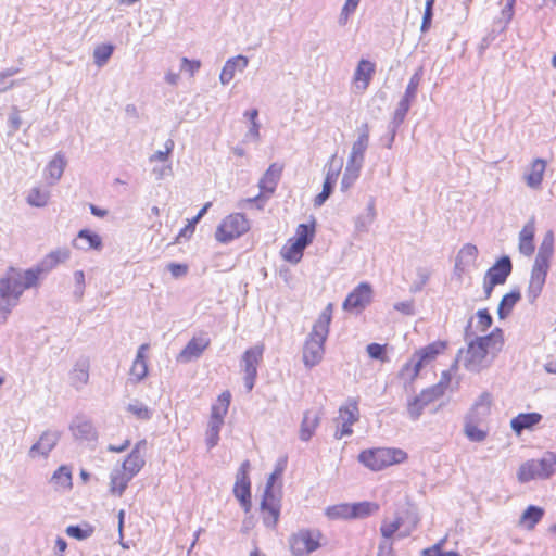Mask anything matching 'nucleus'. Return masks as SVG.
I'll return each instance as SVG.
<instances>
[{
    "label": "nucleus",
    "mask_w": 556,
    "mask_h": 556,
    "mask_svg": "<svg viewBox=\"0 0 556 556\" xmlns=\"http://www.w3.org/2000/svg\"><path fill=\"white\" fill-rule=\"evenodd\" d=\"M502 345V330L496 328L490 334L475 337L468 342L467 349H460L456 362H462L464 367L471 372H480L488 368L493 361L490 356V348L496 344Z\"/></svg>",
    "instance_id": "obj_1"
},
{
    "label": "nucleus",
    "mask_w": 556,
    "mask_h": 556,
    "mask_svg": "<svg viewBox=\"0 0 556 556\" xmlns=\"http://www.w3.org/2000/svg\"><path fill=\"white\" fill-rule=\"evenodd\" d=\"M37 286L34 273L10 267L0 278V313L5 319L26 289Z\"/></svg>",
    "instance_id": "obj_2"
},
{
    "label": "nucleus",
    "mask_w": 556,
    "mask_h": 556,
    "mask_svg": "<svg viewBox=\"0 0 556 556\" xmlns=\"http://www.w3.org/2000/svg\"><path fill=\"white\" fill-rule=\"evenodd\" d=\"M332 312L333 304L328 303L315 321L312 332L304 343L303 363L307 368L318 365L323 359L325 342L327 340L329 326L332 319Z\"/></svg>",
    "instance_id": "obj_3"
},
{
    "label": "nucleus",
    "mask_w": 556,
    "mask_h": 556,
    "mask_svg": "<svg viewBox=\"0 0 556 556\" xmlns=\"http://www.w3.org/2000/svg\"><path fill=\"white\" fill-rule=\"evenodd\" d=\"M554 253V233L547 231L539 247L534 264L531 269L530 281L528 286V299L533 303L541 294L546 281L549 269L551 258Z\"/></svg>",
    "instance_id": "obj_4"
},
{
    "label": "nucleus",
    "mask_w": 556,
    "mask_h": 556,
    "mask_svg": "<svg viewBox=\"0 0 556 556\" xmlns=\"http://www.w3.org/2000/svg\"><path fill=\"white\" fill-rule=\"evenodd\" d=\"M407 458V453L396 447H375L362 451L358 462L372 471L401 464Z\"/></svg>",
    "instance_id": "obj_5"
},
{
    "label": "nucleus",
    "mask_w": 556,
    "mask_h": 556,
    "mask_svg": "<svg viewBox=\"0 0 556 556\" xmlns=\"http://www.w3.org/2000/svg\"><path fill=\"white\" fill-rule=\"evenodd\" d=\"M446 348V342L444 341H435L427 346L417 351L412 358L402 367L400 371V376L404 380H408L409 382L414 381L415 378L419 375L422 366L432 359H434L439 354H441Z\"/></svg>",
    "instance_id": "obj_6"
},
{
    "label": "nucleus",
    "mask_w": 556,
    "mask_h": 556,
    "mask_svg": "<svg viewBox=\"0 0 556 556\" xmlns=\"http://www.w3.org/2000/svg\"><path fill=\"white\" fill-rule=\"evenodd\" d=\"M556 472V455L546 453L540 459H531L522 464L518 470V480L522 483L534 479H547Z\"/></svg>",
    "instance_id": "obj_7"
},
{
    "label": "nucleus",
    "mask_w": 556,
    "mask_h": 556,
    "mask_svg": "<svg viewBox=\"0 0 556 556\" xmlns=\"http://www.w3.org/2000/svg\"><path fill=\"white\" fill-rule=\"evenodd\" d=\"M249 229V220L243 214H230L217 227L215 238L222 243H228L245 233Z\"/></svg>",
    "instance_id": "obj_8"
},
{
    "label": "nucleus",
    "mask_w": 556,
    "mask_h": 556,
    "mask_svg": "<svg viewBox=\"0 0 556 556\" xmlns=\"http://www.w3.org/2000/svg\"><path fill=\"white\" fill-rule=\"evenodd\" d=\"M282 167L276 163L271 164L263 177L258 181V188L261 193L254 198H248L240 202V206L243 207L247 203H256L258 210H262L264 204L263 194H273L277 188V185L280 180Z\"/></svg>",
    "instance_id": "obj_9"
},
{
    "label": "nucleus",
    "mask_w": 556,
    "mask_h": 556,
    "mask_svg": "<svg viewBox=\"0 0 556 556\" xmlns=\"http://www.w3.org/2000/svg\"><path fill=\"white\" fill-rule=\"evenodd\" d=\"M264 345L256 344L248 349L241 358V368L244 371V386L248 392L252 391L257 377V366L263 358Z\"/></svg>",
    "instance_id": "obj_10"
},
{
    "label": "nucleus",
    "mask_w": 556,
    "mask_h": 556,
    "mask_svg": "<svg viewBox=\"0 0 556 556\" xmlns=\"http://www.w3.org/2000/svg\"><path fill=\"white\" fill-rule=\"evenodd\" d=\"M372 288L368 282H361L345 298L342 308L352 314H361L371 302Z\"/></svg>",
    "instance_id": "obj_11"
},
{
    "label": "nucleus",
    "mask_w": 556,
    "mask_h": 556,
    "mask_svg": "<svg viewBox=\"0 0 556 556\" xmlns=\"http://www.w3.org/2000/svg\"><path fill=\"white\" fill-rule=\"evenodd\" d=\"M321 534L314 530H300L290 539V548L295 556H304L319 547Z\"/></svg>",
    "instance_id": "obj_12"
},
{
    "label": "nucleus",
    "mask_w": 556,
    "mask_h": 556,
    "mask_svg": "<svg viewBox=\"0 0 556 556\" xmlns=\"http://www.w3.org/2000/svg\"><path fill=\"white\" fill-rule=\"evenodd\" d=\"M249 467L250 464L248 460L241 464L236 475V483L233 486V494L245 513L251 508V482L248 475Z\"/></svg>",
    "instance_id": "obj_13"
},
{
    "label": "nucleus",
    "mask_w": 556,
    "mask_h": 556,
    "mask_svg": "<svg viewBox=\"0 0 556 556\" xmlns=\"http://www.w3.org/2000/svg\"><path fill=\"white\" fill-rule=\"evenodd\" d=\"M61 439V431L48 429L41 433L38 441L35 442L29 451L28 457L36 459L39 457L47 458L51 451L58 445Z\"/></svg>",
    "instance_id": "obj_14"
},
{
    "label": "nucleus",
    "mask_w": 556,
    "mask_h": 556,
    "mask_svg": "<svg viewBox=\"0 0 556 556\" xmlns=\"http://www.w3.org/2000/svg\"><path fill=\"white\" fill-rule=\"evenodd\" d=\"M71 256V252L66 248L56 249L47 254L40 263H38L35 267L26 269V271H31L35 274L37 278V282L39 281V277L43 273H49L54 267H56L60 263L66 262Z\"/></svg>",
    "instance_id": "obj_15"
},
{
    "label": "nucleus",
    "mask_w": 556,
    "mask_h": 556,
    "mask_svg": "<svg viewBox=\"0 0 556 556\" xmlns=\"http://www.w3.org/2000/svg\"><path fill=\"white\" fill-rule=\"evenodd\" d=\"M358 137L357 140L353 143L350 156L348 159V164H352L358 167H363L365 152L369 144V126L367 123H364L357 129Z\"/></svg>",
    "instance_id": "obj_16"
},
{
    "label": "nucleus",
    "mask_w": 556,
    "mask_h": 556,
    "mask_svg": "<svg viewBox=\"0 0 556 556\" xmlns=\"http://www.w3.org/2000/svg\"><path fill=\"white\" fill-rule=\"evenodd\" d=\"M211 343L210 338L206 333H202L199 337H193L187 345L180 351L177 356V361L180 363H189L193 359L199 358L202 353L208 348Z\"/></svg>",
    "instance_id": "obj_17"
},
{
    "label": "nucleus",
    "mask_w": 556,
    "mask_h": 556,
    "mask_svg": "<svg viewBox=\"0 0 556 556\" xmlns=\"http://www.w3.org/2000/svg\"><path fill=\"white\" fill-rule=\"evenodd\" d=\"M70 430L74 438L79 441L94 442L98 439V432L93 424L85 416H76L70 425Z\"/></svg>",
    "instance_id": "obj_18"
},
{
    "label": "nucleus",
    "mask_w": 556,
    "mask_h": 556,
    "mask_svg": "<svg viewBox=\"0 0 556 556\" xmlns=\"http://www.w3.org/2000/svg\"><path fill=\"white\" fill-rule=\"evenodd\" d=\"M263 522L267 528H275L280 516V498L278 495H263L261 502Z\"/></svg>",
    "instance_id": "obj_19"
},
{
    "label": "nucleus",
    "mask_w": 556,
    "mask_h": 556,
    "mask_svg": "<svg viewBox=\"0 0 556 556\" xmlns=\"http://www.w3.org/2000/svg\"><path fill=\"white\" fill-rule=\"evenodd\" d=\"M513 264L509 256L500 257L485 273V278L492 280L493 285H503L511 274Z\"/></svg>",
    "instance_id": "obj_20"
},
{
    "label": "nucleus",
    "mask_w": 556,
    "mask_h": 556,
    "mask_svg": "<svg viewBox=\"0 0 556 556\" xmlns=\"http://www.w3.org/2000/svg\"><path fill=\"white\" fill-rule=\"evenodd\" d=\"M375 72L376 65L374 62L366 59L359 60L353 75V83L355 84L356 89L365 91L368 88Z\"/></svg>",
    "instance_id": "obj_21"
},
{
    "label": "nucleus",
    "mask_w": 556,
    "mask_h": 556,
    "mask_svg": "<svg viewBox=\"0 0 556 556\" xmlns=\"http://www.w3.org/2000/svg\"><path fill=\"white\" fill-rule=\"evenodd\" d=\"M90 361L86 356L79 357L70 372L71 384L76 389H83L89 381Z\"/></svg>",
    "instance_id": "obj_22"
},
{
    "label": "nucleus",
    "mask_w": 556,
    "mask_h": 556,
    "mask_svg": "<svg viewBox=\"0 0 556 556\" xmlns=\"http://www.w3.org/2000/svg\"><path fill=\"white\" fill-rule=\"evenodd\" d=\"M146 446V441L141 440L139 441L130 454L127 456V458L122 464V470L125 471L128 477L134 478L144 466V458L140 453L141 447Z\"/></svg>",
    "instance_id": "obj_23"
},
{
    "label": "nucleus",
    "mask_w": 556,
    "mask_h": 556,
    "mask_svg": "<svg viewBox=\"0 0 556 556\" xmlns=\"http://www.w3.org/2000/svg\"><path fill=\"white\" fill-rule=\"evenodd\" d=\"M248 64L249 59L245 55L239 54L237 56L228 59L219 75L220 83L223 85L229 84L232 80L236 72H243L247 68Z\"/></svg>",
    "instance_id": "obj_24"
},
{
    "label": "nucleus",
    "mask_w": 556,
    "mask_h": 556,
    "mask_svg": "<svg viewBox=\"0 0 556 556\" xmlns=\"http://www.w3.org/2000/svg\"><path fill=\"white\" fill-rule=\"evenodd\" d=\"M73 245L76 249L79 250H101L102 249V239L101 237L89 230V229H81L78 231L77 238L73 241Z\"/></svg>",
    "instance_id": "obj_25"
},
{
    "label": "nucleus",
    "mask_w": 556,
    "mask_h": 556,
    "mask_svg": "<svg viewBox=\"0 0 556 556\" xmlns=\"http://www.w3.org/2000/svg\"><path fill=\"white\" fill-rule=\"evenodd\" d=\"M320 421V413L314 410H306L304 413L301 427H300V439L307 442L313 437L316 428Z\"/></svg>",
    "instance_id": "obj_26"
},
{
    "label": "nucleus",
    "mask_w": 556,
    "mask_h": 556,
    "mask_svg": "<svg viewBox=\"0 0 556 556\" xmlns=\"http://www.w3.org/2000/svg\"><path fill=\"white\" fill-rule=\"evenodd\" d=\"M541 420L542 415L539 413H521L511 419L510 427L517 434H520L523 430L532 429Z\"/></svg>",
    "instance_id": "obj_27"
},
{
    "label": "nucleus",
    "mask_w": 556,
    "mask_h": 556,
    "mask_svg": "<svg viewBox=\"0 0 556 556\" xmlns=\"http://www.w3.org/2000/svg\"><path fill=\"white\" fill-rule=\"evenodd\" d=\"M546 162L543 159H535L530 166V170L525 174L527 186L532 189H539L543 180Z\"/></svg>",
    "instance_id": "obj_28"
},
{
    "label": "nucleus",
    "mask_w": 556,
    "mask_h": 556,
    "mask_svg": "<svg viewBox=\"0 0 556 556\" xmlns=\"http://www.w3.org/2000/svg\"><path fill=\"white\" fill-rule=\"evenodd\" d=\"M376 216L375 198L370 197L366 212L355 218V230L361 233L368 232L369 227L376 219Z\"/></svg>",
    "instance_id": "obj_29"
},
{
    "label": "nucleus",
    "mask_w": 556,
    "mask_h": 556,
    "mask_svg": "<svg viewBox=\"0 0 556 556\" xmlns=\"http://www.w3.org/2000/svg\"><path fill=\"white\" fill-rule=\"evenodd\" d=\"M73 477L71 467L67 465L60 466L51 476L50 483L56 491L67 490L73 485Z\"/></svg>",
    "instance_id": "obj_30"
},
{
    "label": "nucleus",
    "mask_w": 556,
    "mask_h": 556,
    "mask_svg": "<svg viewBox=\"0 0 556 556\" xmlns=\"http://www.w3.org/2000/svg\"><path fill=\"white\" fill-rule=\"evenodd\" d=\"M339 175V170L329 168L327 172V175L325 177L324 184H323V190L320 193H318L314 199V205L315 206H321L331 195L337 178Z\"/></svg>",
    "instance_id": "obj_31"
},
{
    "label": "nucleus",
    "mask_w": 556,
    "mask_h": 556,
    "mask_svg": "<svg viewBox=\"0 0 556 556\" xmlns=\"http://www.w3.org/2000/svg\"><path fill=\"white\" fill-rule=\"evenodd\" d=\"M230 399L231 395L228 391L223 392L218 396L217 402L212 406L210 420L224 424V418L230 405Z\"/></svg>",
    "instance_id": "obj_32"
},
{
    "label": "nucleus",
    "mask_w": 556,
    "mask_h": 556,
    "mask_svg": "<svg viewBox=\"0 0 556 556\" xmlns=\"http://www.w3.org/2000/svg\"><path fill=\"white\" fill-rule=\"evenodd\" d=\"M131 477L122 469H114L110 475V491L112 494L122 496L126 490Z\"/></svg>",
    "instance_id": "obj_33"
},
{
    "label": "nucleus",
    "mask_w": 556,
    "mask_h": 556,
    "mask_svg": "<svg viewBox=\"0 0 556 556\" xmlns=\"http://www.w3.org/2000/svg\"><path fill=\"white\" fill-rule=\"evenodd\" d=\"M544 516V509L542 507L530 505L527 507V509L522 513L520 517L519 523L523 526L528 530L534 529L536 523L540 522V520Z\"/></svg>",
    "instance_id": "obj_34"
},
{
    "label": "nucleus",
    "mask_w": 556,
    "mask_h": 556,
    "mask_svg": "<svg viewBox=\"0 0 556 556\" xmlns=\"http://www.w3.org/2000/svg\"><path fill=\"white\" fill-rule=\"evenodd\" d=\"M491 403V394L488 392H483L475 402L471 410L467 416L478 419H484L490 413Z\"/></svg>",
    "instance_id": "obj_35"
},
{
    "label": "nucleus",
    "mask_w": 556,
    "mask_h": 556,
    "mask_svg": "<svg viewBox=\"0 0 556 556\" xmlns=\"http://www.w3.org/2000/svg\"><path fill=\"white\" fill-rule=\"evenodd\" d=\"M521 299V294L519 290H513L509 293L505 294L497 307V315L500 319H505L517 304V302Z\"/></svg>",
    "instance_id": "obj_36"
},
{
    "label": "nucleus",
    "mask_w": 556,
    "mask_h": 556,
    "mask_svg": "<svg viewBox=\"0 0 556 556\" xmlns=\"http://www.w3.org/2000/svg\"><path fill=\"white\" fill-rule=\"evenodd\" d=\"M66 165V161L60 152L54 155V157L49 162L46 170L48 173L49 178L51 179V185L55 184L63 175L64 168Z\"/></svg>",
    "instance_id": "obj_37"
},
{
    "label": "nucleus",
    "mask_w": 556,
    "mask_h": 556,
    "mask_svg": "<svg viewBox=\"0 0 556 556\" xmlns=\"http://www.w3.org/2000/svg\"><path fill=\"white\" fill-rule=\"evenodd\" d=\"M50 199V190L41 187H34L29 190L26 198L30 206L43 207L48 204Z\"/></svg>",
    "instance_id": "obj_38"
},
{
    "label": "nucleus",
    "mask_w": 556,
    "mask_h": 556,
    "mask_svg": "<svg viewBox=\"0 0 556 556\" xmlns=\"http://www.w3.org/2000/svg\"><path fill=\"white\" fill-rule=\"evenodd\" d=\"M289 242H290L289 245H285L282 248L281 255L286 261H288L292 264H296L303 257V252H304L305 247L303 244H301L300 242H296L295 240L294 241L290 240Z\"/></svg>",
    "instance_id": "obj_39"
},
{
    "label": "nucleus",
    "mask_w": 556,
    "mask_h": 556,
    "mask_svg": "<svg viewBox=\"0 0 556 556\" xmlns=\"http://www.w3.org/2000/svg\"><path fill=\"white\" fill-rule=\"evenodd\" d=\"M534 232L533 228L526 226L519 233V251L526 256H530L534 252L533 243Z\"/></svg>",
    "instance_id": "obj_40"
},
{
    "label": "nucleus",
    "mask_w": 556,
    "mask_h": 556,
    "mask_svg": "<svg viewBox=\"0 0 556 556\" xmlns=\"http://www.w3.org/2000/svg\"><path fill=\"white\" fill-rule=\"evenodd\" d=\"M481 419L466 417L465 421V434L472 442H482L486 438V431L479 429L477 422Z\"/></svg>",
    "instance_id": "obj_41"
},
{
    "label": "nucleus",
    "mask_w": 556,
    "mask_h": 556,
    "mask_svg": "<svg viewBox=\"0 0 556 556\" xmlns=\"http://www.w3.org/2000/svg\"><path fill=\"white\" fill-rule=\"evenodd\" d=\"M444 390L445 384L443 383V381H440L435 386L422 390L421 393L417 395V397L420 400L421 404H424L425 407H427L430 403L442 396Z\"/></svg>",
    "instance_id": "obj_42"
},
{
    "label": "nucleus",
    "mask_w": 556,
    "mask_h": 556,
    "mask_svg": "<svg viewBox=\"0 0 556 556\" xmlns=\"http://www.w3.org/2000/svg\"><path fill=\"white\" fill-rule=\"evenodd\" d=\"M478 249L471 243L465 244L458 252L456 257V266H469L476 262Z\"/></svg>",
    "instance_id": "obj_43"
},
{
    "label": "nucleus",
    "mask_w": 556,
    "mask_h": 556,
    "mask_svg": "<svg viewBox=\"0 0 556 556\" xmlns=\"http://www.w3.org/2000/svg\"><path fill=\"white\" fill-rule=\"evenodd\" d=\"M410 102L404 100V99H401L400 102L397 103V106L393 113V116H392V119L390 121L389 125H388V128H399L405 117H406V114L407 112L409 111V108H410Z\"/></svg>",
    "instance_id": "obj_44"
},
{
    "label": "nucleus",
    "mask_w": 556,
    "mask_h": 556,
    "mask_svg": "<svg viewBox=\"0 0 556 556\" xmlns=\"http://www.w3.org/2000/svg\"><path fill=\"white\" fill-rule=\"evenodd\" d=\"M378 509V504L371 502L351 504L352 518H365L376 513Z\"/></svg>",
    "instance_id": "obj_45"
},
{
    "label": "nucleus",
    "mask_w": 556,
    "mask_h": 556,
    "mask_svg": "<svg viewBox=\"0 0 556 556\" xmlns=\"http://www.w3.org/2000/svg\"><path fill=\"white\" fill-rule=\"evenodd\" d=\"M114 51V47L110 43H103L97 46L93 51V61L94 64L99 67H102L109 59L112 56Z\"/></svg>",
    "instance_id": "obj_46"
},
{
    "label": "nucleus",
    "mask_w": 556,
    "mask_h": 556,
    "mask_svg": "<svg viewBox=\"0 0 556 556\" xmlns=\"http://www.w3.org/2000/svg\"><path fill=\"white\" fill-rule=\"evenodd\" d=\"M326 516L329 519H350L352 518L351 504H338L329 506L326 509Z\"/></svg>",
    "instance_id": "obj_47"
},
{
    "label": "nucleus",
    "mask_w": 556,
    "mask_h": 556,
    "mask_svg": "<svg viewBox=\"0 0 556 556\" xmlns=\"http://www.w3.org/2000/svg\"><path fill=\"white\" fill-rule=\"evenodd\" d=\"M421 76H422V68L420 67L409 79V83L405 89V92H404V96L402 99L408 101V102H413L414 99L416 98V94H417V90H418V87H419V84L421 81Z\"/></svg>",
    "instance_id": "obj_48"
},
{
    "label": "nucleus",
    "mask_w": 556,
    "mask_h": 556,
    "mask_svg": "<svg viewBox=\"0 0 556 556\" xmlns=\"http://www.w3.org/2000/svg\"><path fill=\"white\" fill-rule=\"evenodd\" d=\"M223 425L224 424L218 422V421H213V420L208 421L207 430H206V439H205L208 450L213 448L214 446H216L218 444L219 431H220Z\"/></svg>",
    "instance_id": "obj_49"
},
{
    "label": "nucleus",
    "mask_w": 556,
    "mask_h": 556,
    "mask_svg": "<svg viewBox=\"0 0 556 556\" xmlns=\"http://www.w3.org/2000/svg\"><path fill=\"white\" fill-rule=\"evenodd\" d=\"M361 169H362V167L346 163V166H345V169L343 173V177L341 180V189L342 190L349 189L355 182V180L359 176Z\"/></svg>",
    "instance_id": "obj_50"
},
{
    "label": "nucleus",
    "mask_w": 556,
    "mask_h": 556,
    "mask_svg": "<svg viewBox=\"0 0 556 556\" xmlns=\"http://www.w3.org/2000/svg\"><path fill=\"white\" fill-rule=\"evenodd\" d=\"M314 226L307 224H300L296 229V242H300L305 248L309 245L314 239Z\"/></svg>",
    "instance_id": "obj_51"
},
{
    "label": "nucleus",
    "mask_w": 556,
    "mask_h": 556,
    "mask_svg": "<svg viewBox=\"0 0 556 556\" xmlns=\"http://www.w3.org/2000/svg\"><path fill=\"white\" fill-rule=\"evenodd\" d=\"M340 417L350 424H354L358 419V407L355 400H350L349 404L340 408Z\"/></svg>",
    "instance_id": "obj_52"
},
{
    "label": "nucleus",
    "mask_w": 556,
    "mask_h": 556,
    "mask_svg": "<svg viewBox=\"0 0 556 556\" xmlns=\"http://www.w3.org/2000/svg\"><path fill=\"white\" fill-rule=\"evenodd\" d=\"M127 410L140 420H149L152 417L151 409L139 401H135L127 406Z\"/></svg>",
    "instance_id": "obj_53"
},
{
    "label": "nucleus",
    "mask_w": 556,
    "mask_h": 556,
    "mask_svg": "<svg viewBox=\"0 0 556 556\" xmlns=\"http://www.w3.org/2000/svg\"><path fill=\"white\" fill-rule=\"evenodd\" d=\"M66 534L76 540H85L91 536L93 529L86 525V527H80L78 525L68 526L65 530Z\"/></svg>",
    "instance_id": "obj_54"
},
{
    "label": "nucleus",
    "mask_w": 556,
    "mask_h": 556,
    "mask_svg": "<svg viewBox=\"0 0 556 556\" xmlns=\"http://www.w3.org/2000/svg\"><path fill=\"white\" fill-rule=\"evenodd\" d=\"M402 526V518L397 517L392 522L383 521L380 527L381 535L383 536V541H389L393 536V534L401 528Z\"/></svg>",
    "instance_id": "obj_55"
},
{
    "label": "nucleus",
    "mask_w": 556,
    "mask_h": 556,
    "mask_svg": "<svg viewBox=\"0 0 556 556\" xmlns=\"http://www.w3.org/2000/svg\"><path fill=\"white\" fill-rule=\"evenodd\" d=\"M361 0H345V3L341 10V13L339 15L338 23L341 26L346 25L349 17L354 11L356 10L358 3Z\"/></svg>",
    "instance_id": "obj_56"
},
{
    "label": "nucleus",
    "mask_w": 556,
    "mask_h": 556,
    "mask_svg": "<svg viewBox=\"0 0 556 556\" xmlns=\"http://www.w3.org/2000/svg\"><path fill=\"white\" fill-rule=\"evenodd\" d=\"M425 409V405L415 396L407 402V414L412 420H417Z\"/></svg>",
    "instance_id": "obj_57"
},
{
    "label": "nucleus",
    "mask_w": 556,
    "mask_h": 556,
    "mask_svg": "<svg viewBox=\"0 0 556 556\" xmlns=\"http://www.w3.org/2000/svg\"><path fill=\"white\" fill-rule=\"evenodd\" d=\"M130 375L136 378L137 382L143 380L148 375L147 361H134L130 368Z\"/></svg>",
    "instance_id": "obj_58"
},
{
    "label": "nucleus",
    "mask_w": 556,
    "mask_h": 556,
    "mask_svg": "<svg viewBox=\"0 0 556 556\" xmlns=\"http://www.w3.org/2000/svg\"><path fill=\"white\" fill-rule=\"evenodd\" d=\"M21 125L22 118L20 116V111L16 106H13L8 118L9 135H14L20 129Z\"/></svg>",
    "instance_id": "obj_59"
},
{
    "label": "nucleus",
    "mask_w": 556,
    "mask_h": 556,
    "mask_svg": "<svg viewBox=\"0 0 556 556\" xmlns=\"http://www.w3.org/2000/svg\"><path fill=\"white\" fill-rule=\"evenodd\" d=\"M366 350L372 359L386 361V345L370 343L367 345Z\"/></svg>",
    "instance_id": "obj_60"
},
{
    "label": "nucleus",
    "mask_w": 556,
    "mask_h": 556,
    "mask_svg": "<svg viewBox=\"0 0 556 556\" xmlns=\"http://www.w3.org/2000/svg\"><path fill=\"white\" fill-rule=\"evenodd\" d=\"M74 281H75L74 296L77 300H80L84 295V290H85V274L83 270H76L74 273Z\"/></svg>",
    "instance_id": "obj_61"
},
{
    "label": "nucleus",
    "mask_w": 556,
    "mask_h": 556,
    "mask_svg": "<svg viewBox=\"0 0 556 556\" xmlns=\"http://www.w3.org/2000/svg\"><path fill=\"white\" fill-rule=\"evenodd\" d=\"M477 317L482 331H485L492 326L493 318L486 308L479 309L477 312Z\"/></svg>",
    "instance_id": "obj_62"
},
{
    "label": "nucleus",
    "mask_w": 556,
    "mask_h": 556,
    "mask_svg": "<svg viewBox=\"0 0 556 556\" xmlns=\"http://www.w3.org/2000/svg\"><path fill=\"white\" fill-rule=\"evenodd\" d=\"M282 468H276L275 471L268 477L264 495H277L274 491V484L276 480L281 476Z\"/></svg>",
    "instance_id": "obj_63"
},
{
    "label": "nucleus",
    "mask_w": 556,
    "mask_h": 556,
    "mask_svg": "<svg viewBox=\"0 0 556 556\" xmlns=\"http://www.w3.org/2000/svg\"><path fill=\"white\" fill-rule=\"evenodd\" d=\"M377 556H395L392 543L390 541H381L378 546Z\"/></svg>",
    "instance_id": "obj_64"
}]
</instances>
